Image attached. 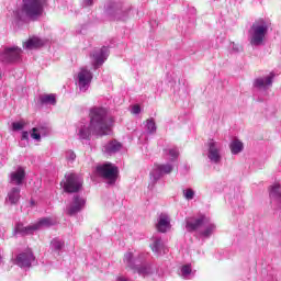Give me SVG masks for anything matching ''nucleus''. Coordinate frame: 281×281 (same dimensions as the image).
Segmentation results:
<instances>
[{
    "label": "nucleus",
    "mask_w": 281,
    "mask_h": 281,
    "mask_svg": "<svg viewBox=\"0 0 281 281\" xmlns=\"http://www.w3.org/2000/svg\"><path fill=\"white\" fill-rule=\"evenodd\" d=\"M93 1H95V0H83L85 8H89V7L93 5Z\"/></svg>",
    "instance_id": "e433bc0d"
},
{
    "label": "nucleus",
    "mask_w": 281,
    "mask_h": 281,
    "mask_svg": "<svg viewBox=\"0 0 281 281\" xmlns=\"http://www.w3.org/2000/svg\"><path fill=\"white\" fill-rule=\"evenodd\" d=\"M105 12L116 21H126L131 16V7L120 2H110L105 5Z\"/></svg>",
    "instance_id": "423d86ee"
},
{
    "label": "nucleus",
    "mask_w": 281,
    "mask_h": 281,
    "mask_svg": "<svg viewBox=\"0 0 281 281\" xmlns=\"http://www.w3.org/2000/svg\"><path fill=\"white\" fill-rule=\"evenodd\" d=\"M175 170V165L167 162V164H155L149 176H150V181L153 183H157L164 175H170Z\"/></svg>",
    "instance_id": "9d476101"
},
{
    "label": "nucleus",
    "mask_w": 281,
    "mask_h": 281,
    "mask_svg": "<svg viewBox=\"0 0 281 281\" xmlns=\"http://www.w3.org/2000/svg\"><path fill=\"white\" fill-rule=\"evenodd\" d=\"M195 271H192V266L184 265L180 268V276L184 280H192V277L194 276Z\"/></svg>",
    "instance_id": "bb28decb"
},
{
    "label": "nucleus",
    "mask_w": 281,
    "mask_h": 281,
    "mask_svg": "<svg viewBox=\"0 0 281 281\" xmlns=\"http://www.w3.org/2000/svg\"><path fill=\"white\" fill-rule=\"evenodd\" d=\"M65 247V241L60 238H54L50 241V251L53 254H56L57 256H60V251H63V248Z\"/></svg>",
    "instance_id": "a878e982"
},
{
    "label": "nucleus",
    "mask_w": 281,
    "mask_h": 281,
    "mask_svg": "<svg viewBox=\"0 0 281 281\" xmlns=\"http://www.w3.org/2000/svg\"><path fill=\"white\" fill-rule=\"evenodd\" d=\"M182 194H183V198L187 200V201H192V199H194V196H195V192H194V190H192V189H184L183 191H182Z\"/></svg>",
    "instance_id": "473e14b6"
},
{
    "label": "nucleus",
    "mask_w": 281,
    "mask_h": 281,
    "mask_svg": "<svg viewBox=\"0 0 281 281\" xmlns=\"http://www.w3.org/2000/svg\"><path fill=\"white\" fill-rule=\"evenodd\" d=\"M82 188V179L75 173H70L66 177V182L64 183V190L68 193L80 192Z\"/></svg>",
    "instance_id": "9b49d317"
},
{
    "label": "nucleus",
    "mask_w": 281,
    "mask_h": 281,
    "mask_svg": "<svg viewBox=\"0 0 281 281\" xmlns=\"http://www.w3.org/2000/svg\"><path fill=\"white\" fill-rule=\"evenodd\" d=\"M271 30V21L267 19L256 20L248 31V41L252 47H260L267 41V34Z\"/></svg>",
    "instance_id": "20e7f679"
},
{
    "label": "nucleus",
    "mask_w": 281,
    "mask_h": 281,
    "mask_svg": "<svg viewBox=\"0 0 281 281\" xmlns=\"http://www.w3.org/2000/svg\"><path fill=\"white\" fill-rule=\"evenodd\" d=\"M27 126V123L24 120L13 122L12 123V131H23Z\"/></svg>",
    "instance_id": "2f4dec72"
},
{
    "label": "nucleus",
    "mask_w": 281,
    "mask_h": 281,
    "mask_svg": "<svg viewBox=\"0 0 281 281\" xmlns=\"http://www.w3.org/2000/svg\"><path fill=\"white\" fill-rule=\"evenodd\" d=\"M22 139H30V133L29 132H22Z\"/></svg>",
    "instance_id": "58836bf2"
},
{
    "label": "nucleus",
    "mask_w": 281,
    "mask_h": 281,
    "mask_svg": "<svg viewBox=\"0 0 281 281\" xmlns=\"http://www.w3.org/2000/svg\"><path fill=\"white\" fill-rule=\"evenodd\" d=\"M120 150H122V143L116 139L108 142L102 148L104 155H115V153H120Z\"/></svg>",
    "instance_id": "6ab92c4d"
},
{
    "label": "nucleus",
    "mask_w": 281,
    "mask_h": 281,
    "mask_svg": "<svg viewBox=\"0 0 281 281\" xmlns=\"http://www.w3.org/2000/svg\"><path fill=\"white\" fill-rule=\"evenodd\" d=\"M243 148H244L243 142L238 139H235L231 143V153L233 155H238L239 153H243Z\"/></svg>",
    "instance_id": "c85d7f7f"
},
{
    "label": "nucleus",
    "mask_w": 281,
    "mask_h": 281,
    "mask_svg": "<svg viewBox=\"0 0 281 281\" xmlns=\"http://www.w3.org/2000/svg\"><path fill=\"white\" fill-rule=\"evenodd\" d=\"M187 232H198L202 238H210L216 232V224L205 215L186 218Z\"/></svg>",
    "instance_id": "7ed1b4c3"
},
{
    "label": "nucleus",
    "mask_w": 281,
    "mask_h": 281,
    "mask_svg": "<svg viewBox=\"0 0 281 281\" xmlns=\"http://www.w3.org/2000/svg\"><path fill=\"white\" fill-rule=\"evenodd\" d=\"M33 225L35 227V232H38V229H43L45 227H52V225H56V221L52 217H44Z\"/></svg>",
    "instance_id": "393cba45"
},
{
    "label": "nucleus",
    "mask_w": 281,
    "mask_h": 281,
    "mask_svg": "<svg viewBox=\"0 0 281 281\" xmlns=\"http://www.w3.org/2000/svg\"><path fill=\"white\" fill-rule=\"evenodd\" d=\"M146 131L149 135L157 133V125L155 124V120L149 119L146 121Z\"/></svg>",
    "instance_id": "7c9ffc66"
},
{
    "label": "nucleus",
    "mask_w": 281,
    "mask_h": 281,
    "mask_svg": "<svg viewBox=\"0 0 281 281\" xmlns=\"http://www.w3.org/2000/svg\"><path fill=\"white\" fill-rule=\"evenodd\" d=\"M165 155L170 159V161H175L177 157H179V149L177 147H170L165 149Z\"/></svg>",
    "instance_id": "c756f323"
},
{
    "label": "nucleus",
    "mask_w": 281,
    "mask_h": 281,
    "mask_svg": "<svg viewBox=\"0 0 281 281\" xmlns=\"http://www.w3.org/2000/svg\"><path fill=\"white\" fill-rule=\"evenodd\" d=\"M47 0H22L20 8L13 11V21L20 26L25 21H38L45 11Z\"/></svg>",
    "instance_id": "f03ea898"
},
{
    "label": "nucleus",
    "mask_w": 281,
    "mask_h": 281,
    "mask_svg": "<svg viewBox=\"0 0 281 281\" xmlns=\"http://www.w3.org/2000/svg\"><path fill=\"white\" fill-rule=\"evenodd\" d=\"M117 167L113 166V164L110 162L99 165L95 168V173L98 175V177L105 179L108 186L115 184V181H117Z\"/></svg>",
    "instance_id": "0eeeda50"
},
{
    "label": "nucleus",
    "mask_w": 281,
    "mask_h": 281,
    "mask_svg": "<svg viewBox=\"0 0 281 281\" xmlns=\"http://www.w3.org/2000/svg\"><path fill=\"white\" fill-rule=\"evenodd\" d=\"M156 227L161 234H166L170 229V216L166 213L160 214Z\"/></svg>",
    "instance_id": "412c9836"
},
{
    "label": "nucleus",
    "mask_w": 281,
    "mask_h": 281,
    "mask_svg": "<svg viewBox=\"0 0 281 281\" xmlns=\"http://www.w3.org/2000/svg\"><path fill=\"white\" fill-rule=\"evenodd\" d=\"M21 199V188L13 187L9 190L5 202L10 205H16Z\"/></svg>",
    "instance_id": "aec40b11"
},
{
    "label": "nucleus",
    "mask_w": 281,
    "mask_h": 281,
    "mask_svg": "<svg viewBox=\"0 0 281 281\" xmlns=\"http://www.w3.org/2000/svg\"><path fill=\"white\" fill-rule=\"evenodd\" d=\"M66 159H67V161H75L76 160V153H74L72 150H68L66 153Z\"/></svg>",
    "instance_id": "f704fd0d"
},
{
    "label": "nucleus",
    "mask_w": 281,
    "mask_h": 281,
    "mask_svg": "<svg viewBox=\"0 0 281 281\" xmlns=\"http://www.w3.org/2000/svg\"><path fill=\"white\" fill-rule=\"evenodd\" d=\"M25 179V169L19 167L15 171L10 173V183L13 186H21Z\"/></svg>",
    "instance_id": "4be33fe9"
},
{
    "label": "nucleus",
    "mask_w": 281,
    "mask_h": 281,
    "mask_svg": "<svg viewBox=\"0 0 281 281\" xmlns=\"http://www.w3.org/2000/svg\"><path fill=\"white\" fill-rule=\"evenodd\" d=\"M132 113L133 115H139V113H142V108H139V105H134L132 108Z\"/></svg>",
    "instance_id": "c9c22d12"
},
{
    "label": "nucleus",
    "mask_w": 281,
    "mask_h": 281,
    "mask_svg": "<svg viewBox=\"0 0 281 281\" xmlns=\"http://www.w3.org/2000/svg\"><path fill=\"white\" fill-rule=\"evenodd\" d=\"M44 45L45 41L37 36H33L23 44V47L24 49H38V47H43Z\"/></svg>",
    "instance_id": "5701e85b"
},
{
    "label": "nucleus",
    "mask_w": 281,
    "mask_h": 281,
    "mask_svg": "<svg viewBox=\"0 0 281 281\" xmlns=\"http://www.w3.org/2000/svg\"><path fill=\"white\" fill-rule=\"evenodd\" d=\"M124 265L132 269V271H135L138 273V276H142V278H148V276H153L155 273V269L150 265H142V255L135 256V252L128 250L125 252L123 257Z\"/></svg>",
    "instance_id": "39448f33"
},
{
    "label": "nucleus",
    "mask_w": 281,
    "mask_h": 281,
    "mask_svg": "<svg viewBox=\"0 0 281 281\" xmlns=\"http://www.w3.org/2000/svg\"><path fill=\"white\" fill-rule=\"evenodd\" d=\"M85 205H87V200L76 194L74 195L70 204H68L67 212L70 216H75V214H78V212H82V210H85Z\"/></svg>",
    "instance_id": "f8f14e48"
},
{
    "label": "nucleus",
    "mask_w": 281,
    "mask_h": 281,
    "mask_svg": "<svg viewBox=\"0 0 281 281\" xmlns=\"http://www.w3.org/2000/svg\"><path fill=\"white\" fill-rule=\"evenodd\" d=\"M150 249L156 254V256H164V254H167L168 251V248H166L161 237L151 238Z\"/></svg>",
    "instance_id": "a211bd4d"
},
{
    "label": "nucleus",
    "mask_w": 281,
    "mask_h": 281,
    "mask_svg": "<svg viewBox=\"0 0 281 281\" xmlns=\"http://www.w3.org/2000/svg\"><path fill=\"white\" fill-rule=\"evenodd\" d=\"M32 262H34V254H32V250L21 252L20 255H18L15 259V263L18 265V267H21L22 269L32 267Z\"/></svg>",
    "instance_id": "dca6fc26"
},
{
    "label": "nucleus",
    "mask_w": 281,
    "mask_h": 281,
    "mask_svg": "<svg viewBox=\"0 0 281 281\" xmlns=\"http://www.w3.org/2000/svg\"><path fill=\"white\" fill-rule=\"evenodd\" d=\"M3 262V256L0 254V265Z\"/></svg>",
    "instance_id": "ea45409f"
},
{
    "label": "nucleus",
    "mask_w": 281,
    "mask_h": 281,
    "mask_svg": "<svg viewBox=\"0 0 281 281\" xmlns=\"http://www.w3.org/2000/svg\"><path fill=\"white\" fill-rule=\"evenodd\" d=\"M231 47H232L233 52H240V46L237 45L236 43H232Z\"/></svg>",
    "instance_id": "4c0bfd02"
},
{
    "label": "nucleus",
    "mask_w": 281,
    "mask_h": 281,
    "mask_svg": "<svg viewBox=\"0 0 281 281\" xmlns=\"http://www.w3.org/2000/svg\"><path fill=\"white\" fill-rule=\"evenodd\" d=\"M269 193H270V199H271L272 205H274V207H277L278 210H281V186H280V183H274V184L270 186Z\"/></svg>",
    "instance_id": "f3484780"
},
{
    "label": "nucleus",
    "mask_w": 281,
    "mask_h": 281,
    "mask_svg": "<svg viewBox=\"0 0 281 281\" xmlns=\"http://www.w3.org/2000/svg\"><path fill=\"white\" fill-rule=\"evenodd\" d=\"M34 232H36L34 224L29 226H23V224L19 223L15 225V228H14V234L15 235L20 234V236H27L30 234H34Z\"/></svg>",
    "instance_id": "b1692460"
},
{
    "label": "nucleus",
    "mask_w": 281,
    "mask_h": 281,
    "mask_svg": "<svg viewBox=\"0 0 281 281\" xmlns=\"http://www.w3.org/2000/svg\"><path fill=\"white\" fill-rule=\"evenodd\" d=\"M222 148H223V145L220 142H216L214 139H210L207 142L206 157L211 164L218 165L222 161L223 159V156L221 155Z\"/></svg>",
    "instance_id": "1a4fd4ad"
},
{
    "label": "nucleus",
    "mask_w": 281,
    "mask_h": 281,
    "mask_svg": "<svg viewBox=\"0 0 281 281\" xmlns=\"http://www.w3.org/2000/svg\"><path fill=\"white\" fill-rule=\"evenodd\" d=\"M1 75H2V72H1V69H0V80H1Z\"/></svg>",
    "instance_id": "a19ab883"
},
{
    "label": "nucleus",
    "mask_w": 281,
    "mask_h": 281,
    "mask_svg": "<svg viewBox=\"0 0 281 281\" xmlns=\"http://www.w3.org/2000/svg\"><path fill=\"white\" fill-rule=\"evenodd\" d=\"M92 80L93 72H91L87 67H81L75 77V82L82 93L89 90Z\"/></svg>",
    "instance_id": "6e6552de"
},
{
    "label": "nucleus",
    "mask_w": 281,
    "mask_h": 281,
    "mask_svg": "<svg viewBox=\"0 0 281 281\" xmlns=\"http://www.w3.org/2000/svg\"><path fill=\"white\" fill-rule=\"evenodd\" d=\"M274 78H276V74L273 72H270L266 77H259L255 79L254 87H256V89H260L261 91H267L269 87H272Z\"/></svg>",
    "instance_id": "4468645a"
},
{
    "label": "nucleus",
    "mask_w": 281,
    "mask_h": 281,
    "mask_svg": "<svg viewBox=\"0 0 281 281\" xmlns=\"http://www.w3.org/2000/svg\"><path fill=\"white\" fill-rule=\"evenodd\" d=\"M40 102L42 104H52L54 106L56 105V94H42L40 97Z\"/></svg>",
    "instance_id": "cd10ccee"
},
{
    "label": "nucleus",
    "mask_w": 281,
    "mask_h": 281,
    "mask_svg": "<svg viewBox=\"0 0 281 281\" xmlns=\"http://www.w3.org/2000/svg\"><path fill=\"white\" fill-rule=\"evenodd\" d=\"M111 126H113V119L109 116L106 109L93 108L90 110V123H79L77 135L80 139H89L91 135L104 137V135H111Z\"/></svg>",
    "instance_id": "f257e3e1"
},
{
    "label": "nucleus",
    "mask_w": 281,
    "mask_h": 281,
    "mask_svg": "<svg viewBox=\"0 0 281 281\" xmlns=\"http://www.w3.org/2000/svg\"><path fill=\"white\" fill-rule=\"evenodd\" d=\"M0 58L2 63H14V60H19V58H21V48H5L4 52L1 54Z\"/></svg>",
    "instance_id": "2eb2a0df"
},
{
    "label": "nucleus",
    "mask_w": 281,
    "mask_h": 281,
    "mask_svg": "<svg viewBox=\"0 0 281 281\" xmlns=\"http://www.w3.org/2000/svg\"><path fill=\"white\" fill-rule=\"evenodd\" d=\"M32 139H35L36 142H41V133L38 132V128L34 127L31 133Z\"/></svg>",
    "instance_id": "72a5a7b5"
},
{
    "label": "nucleus",
    "mask_w": 281,
    "mask_h": 281,
    "mask_svg": "<svg viewBox=\"0 0 281 281\" xmlns=\"http://www.w3.org/2000/svg\"><path fill=\"white\" fill-rule=\"evenodd\" d=\"M91 56H92L94 69H98V67H101V65H104V60L109 58V48L103 46L101 49H95L93 50Z\"/></svg>",
    "instance_id": "ddd939ff"
}]
</instances>
